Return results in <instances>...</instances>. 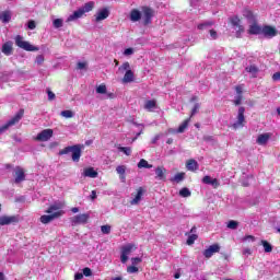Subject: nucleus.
<instances>
[{
	"label": "nucleus",
	"mask_w": 280,
	"mask_h": 280,
	"mask_svg": "<svg viewBox=\"0 0 280 280\" xmlns=\"http://www.w3.org/2000/svg\"><path fill=\"white\" fill-rule=\"evenodd\" d=\"M95 9V2L89 1L83 7L79 8L72 14H70L67 19V23H71L72 21H78V19H82L86 12H93Z\"/></svg>",
	"instance_id": "1"
},
{
	"label": "nucleus",
	"mask_w": 280,
	"mask_h": 280,
	"mask_svg": "<svg viewBox=\"0 0 280 280\" xmlns=\"http://www.w3.org/2000/svg\"><path fill=\"white\" fill-rule=\"evenodd\" d=\"M70 152L72 153V161L78 163L80 161V156H82V145L74 144L71 147H66L59 151V155L62 156L65 154H70Z\"/></svg>",
	"instance_id": "2"
},
{
	"label": "nucleus",
	"mask_w": 280,
	"mask_h": 280,
	"mask_svg": "<svg viewBox=\"0 0 280 280\" xmlns=\"http://www.w3.org/2000/svg\"><path fill=\"white\" fill-rule=\"evenodd\" d=\"M25 115V109H20L10 120H8L4 125L0 127V132H5V130H9L12 128V126H16L23 119V116Z\"/></svg>",
	"instance_id": "3"
},
{
	"label": "nucleus",
	"mask_w": 280,
	"mask_h": 280,
	"mask_svg": "<svg viewBox=\"0 0 280 280\" xmlns=\"http://www.w3.org/2000/svg\"><path fill=\"white\" fill-rule=\"evenodd\" d=\"M14 40L16 47L24 49V51H38V47L30 44V42H26L21 35H16Z\"/></svg>",
	"instance_id": "4"
},
{
	"label": "nucleus",
	"mask_w": 280,
	"mask_h": 280,
	"mask_svg": "<svg viewBox=\"0 0 280 280\" xmlns=\"http://www.w3.org/2000/svg\"><path fill=\"white\" fill-rule=\"evenodd\" d=\"M244 113H246V108L244 106H241L238 108L237 120L232 125L233 130L244 128L246 124V117L244 116Z\"/></svg>",
	"instance_id": "5"
},
{
	"label": "nucleus",
	"mask_w": 280,
	"mask_h": 280,
	"mask_svg": "<svg viewBox=\"0 0 280 280\" xmlns=\"http://www.w3.org/2000/svg\"><path fill=\"white\" fill-rule=\"evenodd\" d=\"M132 250H137V245L127 244L121 247V255H120L121 264H126L128 261V255H130V253H132Z\"/></svg>",
	"instance_id": "6"
},
{
	"label": "nucleus",
	"mask_w": 280,
	"mask_h": 280,
	"mask_svg": "<svg viewBox=\"0 0 280 280\" xmlns=\"http://www.w3.org/2000/svg\"><path fill=\"white\" fill-rule=\"evenodd\" d=\"M230 23L231 25H233V27H237L236 38H242V34H244V25H242V20L240 19V16L236 15L231 18Z\"/></svg>",
	"instance_id": "7"
},
{
	"label": "nucleus",
	"mask_w": 280,
	"mask_h": 280,
	"mask_svg": "<svg viewBox=\"0 0 280 280\" xmlns=\"http://www.w3.org/2000/svg\"><path fill=\"white\" fill-rule=\"evenodd\" d=\"M65 215V211H57V212H54L52 214H44L40 217V222L42 224H49V222H54V220L60 218Z\"/></svg>",
	"instance_id": "8"
},
{
	"label": "nucleus",
	"mask_w": 280,
	"mask_h": 280,
	"mask_svg": "<svg viewBox=\"0 0 280 280\" xmlns=\"http://www.w3.org/2000/svg\"><path fill=\"white\" fill-rule=\"evenodd\" d=\"M141 11L143 13V25H150L152 23V18L154 16V10L150 7H142Z\"/></svg>",
	"instance_id": "9"
},
{
	"label": "nucleus",
	"mask_w": 280,
	"mask_h": 280,
	"mask_svg": "<svg viewBox=\"0 0 280 280\" xmlns=\"http://www.w3.org/2000/svg\"><path fill=\"white\" fill-rule=\"evenodd\" d=\"M14 183L15 185H20V183L25 182V170L21 166H16L14 168Z\"/></svg>",
	"instance_id": "10"
},
{
	"label": "nucleus",
	"mask_w": 280,
	"mask_h": 280,
	"mask_svg": "<svg viewBox=\"0 0 280 280\" xmlns=\"http://www.w3.org/2000/svg\"><path fill=\"white\" fill-rule=\"evenodd\" d=\"M261 34L265 36V38H275V36L279 34V31H277V27L275 26L264 25Z\"/></svg>",
	"instance_id": "11"
},
{
	"label": "nucleus",
	"mask_w": 280,
	"mask_h": 280,
	"mask_svg": "<svg viewBox=\"0 0 280 280\" xmlns=\"http://www.w3.org/2000/svg\"><path fill=\"white\" fill-rule=\"evenodd\" d=\"M89 218H91V215L89 213H82V214L72 217L70 219V222L74 225L86 224V222H89Z\"/></svg>",
	"instance_id": "12"
},
{
	"label": "nucleus",
	"mask_w": 280,
	"mask_h": 280,
	"mask_svg": "<svg viewBox=\"0 0 280 280\" xmlns=\"http://www.w3.org/2000/svg\"><path fill=\"white\" fill-rule=\"evenodd\" d=\"M19 223V217L16 215H2L0 217V226H8L10 224Z\"/></svg>",
	"instance_id": "13"
},
{
	"label": "nucleus",
	"mask_w": 280,
	"mask_h": 280,
	"mask_svg": "<svg viewBox=\"0 0 280 280\" xmlns=\"http://www.w3.org/2000/svg\"><path fill=\"white\" fill-rule=\"evenodd\" d=\"M54 137L52 129H44L36 136V141H49Z\"/></svg>",
	"instance_id": "14"
},
{
	"label": "nucleus",
	"mask_w": 280,
	"mask_h": 280,
	"mask_svg": "<svg viewBox=\"0 0 280 280\" xmlns=\"http://www.w3.org/2000/svg\"><path fill=\"white\" fill-rule=\"evenodd\" d=\"M215 253H220V245L219 244H212L209 246V248L203 250V257L206 259H211Z\"/></svg>",
	"instance_id": "15"
},
{
	"label": "nucleus",
	"mask_w": 280,
	"mask_h": 280,
	"mask_svg": "<svg viewBox=\"0 0 280 280\" xmlns=\"http://www.w3.org/2000/svg\"><path fill=\"white\" fill-rule=\"evenodd\" d=\"M110 16V11L107 8L101 9L95 14V23H100V21H106Z\"/></svg>",
	"instance_id": "16"
},
{
	"label": "nucleus",
	"mask_w": 280,
	"mask_h": 280,
	"mask_svg": "<svg viewBox=\"0 0 280 280\" xmlns=\"http://www.w3.org/2000/svg\"><path fill=\"white\" fill-rule=\"evenodd\" d=\"M261 32H262V26L257 24V22H254L253 24H250L247 30V34H249L250 36H259Z\"/></svg>",
	"instance_id": "17"
},
{
	"label": "nucleus",
	"mask_w": 280,
	"mask_h": 280,
	"mask_svg": "<svg viewBox=\"0 0 280 280\" xmlns=\"http://www.w3.org/2000/svg\"><path fill=\"white\" fill-rule=\"evenodd\" d=\"M61 209H65V202L58 201L48 207V209L45 211V213H56L58 211H62Z\"/></svg>",
	"instance_id": "18"
},
{
	"label": "nucleus",
	"mask_w": 280,
	"mask_h": 280,
	"mask_svg": "<svg viewBox=\"0 0 280 280\" xmlns=\"http://www.w3.org/2000/svg\"><path fill=\"white\" fill-rule=\"evenodd\" d=\"M13 45L12 40L5 42L1 48L2 54H4V56H12V54H14Z\"/></svg>",
	"instance_id": "19"
},
{
	"label": "nucleus",
	"mask_w": 280,
	"mask_h": 280,
	"mask_svg": "<svg viewBox=\"0 0 280 280\" xmlns=\"http://www.w3.org/2000/svg\"><path fill=\"white\" fill-rule=\"evenodd\" d=\"M143 194H145V189H143V187H139L137 189V194H132L135 198L130 201V205H139V202H141V198H143Z\"/></svg>",
	"instance_id": "20"
},
{
	"label": "nucleus",
	"mask_w": 280,
	"mask_h": 280,
	"mask_svg": "<svg viewBox=\"0 0 280 280\" xmlns=\"http://www.w3.org/2000/svg\"><path fill=\"white\" fill-rule=\"evenodd\" d=\"M155 174H156V178H159V180H167V170H165V167L163 166H158L155 168Z\"/></svg>",
	"instance_id": "21"
},
{
	"label": "nucleus",
	"mask_w": 280,
	"mask_h": 280,
	"mask_svg": "<svg viewBox=\"0 0 280 280\" xmlns=\"http://www.w3.org/2000/svg\"><path fill=\"white\" fill-rule=\"evenodd\" d=\"M186 167L188 172H198L200 166L198 165V162L196 160L190 159L187 161Z\"/></svg>",
	"instance_id": "22"
},
{
	"label": "nucleus",
	"mask_w": 280,
	"mask_h": 280,
	"mask_svg": "<svg viewBox=\"0 0 280 280\" xmlns=\"http://www.w3.org/2000/svg\"><path fill=\"white\" fill-rule=\"evenodd\" d=\"M129 19L132 21V23L141 21V11H139V9L131 10Z\"/></svg>",
	"instance_id": "23"
},
{
	"label": "nucleus",
	"mask_w": 280,
	"mask_h": 280,
	"mask_svg": "<svg viewBox=\"0 0 280 280\" xmlns=\"http://www.w3.org/2000/svg\"><path fill=\"white\" fill-rule=\"evenodd\" d=\"M269 140L270 133H262L258 136L256 143H258V145H266V143H268Z\"/></svg>",
	"instance_id": "24"
},
{
	"label": "nucleus",
	"mask_w": 280,
	"mask_h": 280,
	"mask_svg": "<svg viewBox=\"0 0 280 280\" xmlns=\"http://www.w3.org/2000/svg\"><path fill=\"white\" fill-rule=\"evenodd\" d=\"M83 176L88 178H97V171H95L93 167L84 168Z\"/></svg>",
	"instance_id": "25"
},
{
	"label": "nucleus",
	"mask_w": 280,
	"mask_h": 280,
	"mask_svg": "<svg viewBox=\"0 0 280 280\" xmlns=\"http://www.w3.org/2000/svg\"><path fill=\"white\" fill-rule=\"evenodd\" d=\"M133 81H135V72H132V70L126 71V73L122 78V82L125 84H128V83L133 82Z\"/></svg>",
	"instance_id": "26"
},
{
	"label": "nucleus",
	"mask_w": 280,
	"mask_h": 280,
	"mask_svg": "<svg viewBox=\"0 0 280 280\" xmlns=\"http://www.w3.org/2000/svg\"><path fill=\"white\" fill-rule=\"evenodd\" d=\"M0 21H2V23H10V21H12V12H10V11L1 12Z\"/></svg>",
	"instance_id": "27"
},
{
	"label": "nucleus",
	"mask_w": 280,
	"mask_h": 280,
	"mask_svg": "<svg viewBox=\"0 0 280 280\" xmlns=\"http://www.w3.org/2000/svg\"><path fill=\"white\" fill-rule=\"evenodd\" d=\"M191 121V118L185 119L178 127L177 132L183 133L185 130H187V127L189 126V122Z\"/></svg>",
	"instance_id": "28"
},
{
	"label": "nucleus",
	"mask_w": 280,
	"mask_h": 280,
	"mask_svg": "<svg viewBox=\"0 0 280 280\" xmlns=\"http://www.w3.org/2000/svg\"><path fill=\"white\" fill-rule=\"evenodd\" d=\"M117 174H119L120 180H126V166L119 165L116 167Z\"/></svg>",
	"instance_id": "29"
},
{
	"label": "nucleus",
	"mask_w": 280,
	"mask_h": 280,
	"mask_svg": "<svg viewBox=\"0 0 280 280\" xmlns=\"http://www.w3.org/2000/svg\"><path fill=\"white\" fill-rule=\"evenodd\" d=\"M145 110L152 112L153 108H156V101L155 100H149L144 103Z\"/></svg>",
	"instance_id": "30"
},
{
	"label": "nucleus",
	"mask_w": 280,
	"mask_h": 280,
	"mask_svg": "<svg viewBox=\"0 0 280 280\" xmlns=\"http://www.w3.org/2000/svg\"><path fill=\"white\" fill-rule=\"evenodd\" d=\"M243 16L244 19H247V21H255V14H253V11H250V9H244Z\"/></svg>",
	"instance_id": "31"
},
{
	"label": "nucleus",
	"mask_w": 280,
	"mask_h": 280,
	"mask_svg": "<svg viewBox=\"0 0 280 280\" xmlns=\"http://www.w3.org/2000/svg\"><path fill=\"white\" fill-rule=\"evenodd\" d=\"M138 167L139 170H142V167H144V170H152V164H149L148 160L141 159L140 162L138 163Z\"/></svg>",
	"instance_id": "32"
},
{
	"label": "nucleus",
	"mask_w": 280,
	"mask_h": 280,
	"mask_svg": "<svg viewBox=\"0 0 280 280\" xmlns=\"http://www.w3.org/2000/svg\"><path fill=\"white\" fill-rule=\"evenodd\" d=\"M260 245L262 246L265 253H270L272 250V244H270L268 241L266 240H261L260 241Z\"/></svg>",
	"instance_id": "33"
},
{
	"label": "nucleus",
	"mask_w": 280,
	"mask_h": 280,
	"mask_svg": "<svg viewBox=\"0 0 280 280\" xmlns=\"http://www.w3.org/2000/svg\"><path fill=\"white\" fill-rule=\"evenodd\" d=\"M185 235H188V238L186 241V244L188 246H192V244H195L196 240H198V234H190L189 233H186Z\"/></svg>",
	"instance_id": "34"
},
{
	"label": "nucleus",
	"mask_w": 280,
	"mask_h": 280,
	"mask_svg": "<svg viewBox=\"0 0 280 280\" xmlns=\"http://www.w3.org/2000/svg\"><path fill=\"white\" fill-rule=\"evenodd\" d=\"M179 196L180 198H189V196H191V190H189L187 187H184L179 190Z\"/></svg>",
	"instance_id": "35"
},
{
	"label": "nucleus",
	"mask_w": 280,
	"mask_h": 280,
	"mask_svg": "<svg viewBox=\"0 0 280 280\" xmlns=\"http://www.w3.org/2000/svg\"><path fill=\"white\" fill-rule=\"evenodd\" d=\"M171 180L173 183H182V180H185V173H177Z\"/></svg>",
	"instance_id": "36"
},
{
	"label": "nucleus",
	"mask_w": 280,
	"mask_h": 280,
	"mask_svg": "<svg viewBox=\"0 0 280 280\" xmlns=\"http://www.w3.org/2000/svg\"><path fill=\"white\" fill-rule=\"evenodd\" d=\"M118 151L126 154V156H130V154H132V148L130 147H118Z\"/></svg>",
	"instance_id": "37"
},
{
	"label": "nucleus",
	"mask_w": 280,
	"mask_h": 280,
	"mask_svg": "<svg viewBox=\"0 0 280 280\" xmlns=\"http://www.w3.org/2000/svg\"><path fill=\"white\" fill-rule=\"evenodd\" d=\"M118 71L120 73H124L125 71H131L130 69V62L126 61L124 62L119 68H118Z\"/></svg>",
	"instance_id": "38"
},
{
	"label": "nucleus",
	"mask_w": 280,
	"mask_h": 280,
	"mask_svg": "<svg viewBox=\"0 0 280 280\" xmlns=\"http://www.w3.org/2000/svg\"><path fill=\"white\" fill-rule=\"evenodd\" d=\"M106 84L102 83L98 86H96V93H98V95H106Z\"/></svg>",
	"instance_id": "39"
},
{
	"label": "nucleus",
	"mask_w": 280,
	"mask_h": 280,
	"mask_svg": "<svg viewBox=\"0 0 280 280\" xmlns=\"http://www.w3.org/2000/svg\"><path fill=\"white\" fill-rule=\"evenodd\" d=\"M61 117H65L66 119H71L73 117V112L66 109L60 113Z\"/></svg>",
	"instance_id": "40"
},
{
	"label": "nucleus",
	"mask_w": 280,
	"mask_h": 280,
	"mask_svg": "<svg viewBox=\"0 0 280 280\" xmlns=\"http://www.w3.org/2000/svg\"><path fill=\"white\" fill-rule=\"evenodd\" d=\"M110 225L106 224V225H102L101 226V233H103V235H109L110 233Z\"/></svg>",
	"instance_id": "41"
},
{
	"label": "nucleus",
	"mask_w": 280,
	"mask_h": 280,
	"mask_svg": "<svg viewBox=\"0 0 280 280\" xmlns=\"http://www.w3.org/2000/svg\"><path fill=\"white\" fill-rule=\"evenodd\" d=\"M237 226H240V222H237V221L231 220L228 223V229H232V231H235V229H237Z\"/></svg>",
	"instance_id": "42"
},
{
	"label": "nucleus",
	"mask_w": 280,
	"mask_h": 280,
	"mask_svg": "<svg viewBox=\"0 0 280 280\" xmlns=\"http://www.w3.org/2000/svg\"><path fill=\"white\" fill-rule=\"evenodd\" d=\"M127 272H129V275H135V272H139V267L136 265L129 266L127 267Z\"/></svg>",
	"instance_id": "43"
},
{
	"label": "nucleus",
	"mask_w": 280,
	"mask_h": 280,
	"mask_svg": "<svg viewBox=\"0 0 280 280\" xmlns=\"http://www.w3.org/2000/svg\"><path fill=\"white\" fill-rule=\"evenodd\" d=\"M52 25L56 30H59V27H62V19L54 20Z\"/></svg>",
	"instance_id": "44"
},
{
	"label": "nucleus",
	"mask_w": 280,
	"mask_h": 280,
	"mask_svg": "<svg viewBox=\"0 0 280 280\" xmlns=\"http://www.w3.org/2000/svg\"><path fill=\"white\" fill-rule=\"evenodd\" d=\"M213 26V22H207V23H203V24H198L197 28L198 30H206V27H211Z\"/></svg>",
	"instance_id": "45"
},
{
	"label": "nucleus",
	"mask_w": 280,
	"mask_h": 280,
	"mask_svg": "<svg viewBox=\"0 0 280 280\" xmlns=\"http://www.w3.org/2000/svg\"><path fill=\"white\" fill-rule=\"evenodd\" d=\"M198 110H200V104H195V106L191 109V114H190V118L194 117V115H196V113H198Z\"/></svg>",
	"instance_id": "46"
},
{
	"label": "nucleus",
	"mask_w": 280,
	"mask_h": 280,
	"mask_svg": "<svg viewBox=\"0 0 280 280\" xmlns=\"http://www.w3.org/2000/svg\"><path fill=\"white\" fill-rule=\"evenodd\" d=\"M211 180H212L211 176L206 175V176H203V178L201 179V183H203L205 185H211Z\"/></svg>",
	"instance_id": "47"
},
{
	"label": "nucleus",
	"mask_w": 280,
	"mask_h": 280,
	"mask_svg": "<svg viewBox=\"0 0 280 280\" xmlns=\"http://www.w3.org/2000/svg\"><path fill=\"white\" fill-rule=\"evenodd\" d=\"M210 185L213 186V189H218V187H220V182L218 180V178H213L210 180Z\"/></svg>",
	"instance_id": "48"
},
{
	"label": "nucleus",
	"mask_w": 280,
	"mask_h": 280,
	"mask_svg": "<svg viewBox=\"0 0 280 280\" xmlns=\"http://www.w3.org/2000/svg\"><path fill=\"white\" fill-rule=\"evenodd\" d=\"M92 275H93V271L91 270V268L85 267V268L83 269V276H84V277H91Z\"/></svg>",
	"instance_id": "49"
},
{
	"label": "nucleus",
	"mask_w": 280,
	"mask_h": 280,
	"mask_svg": "<svg viewBox=\"0 0 280 280\" xmlns=\"http://www.w3.org/2000/svg\"><path fill=\"white\" fill-rule=\"evenodd\" d=\"M47 95H48L49 102H54V100H56V94L51 92V90H47Z\"/></svg>",
	"instance_id": "50"
},
{
	"label": "nucleus",
	"mask_w": 280,
	"mask_h": 280,
	"mask_svg": "<svg viewBox=\"0 0 280 280\" xmlns=\"http://www.w3.org/2000/svg\"><path fill=\"white\" fill-rule=\"evenodd\" d=\"M27 27L28 30H36V22L34 20L28 21Z\"/></svg>",
	"instance_id": "51"
},
{
	"label": "nucleus",
	"mask_w": 280,
	"mask_h": 280,
	"mask_svg": "<svg viewBox=\"0 0 280 280\" xmlns=\"http://www.w3.org/2000/svg\"><path fill=\"white\" fill-rule=\"evenodd\" d=\"M141 261H142L141 258H139V257L131 258L132 266H137V265L141 264Z\"/></svg>",
	"instance_id": "52"
},
{
	"label": "nucleus",
	"mask_w": 280,
	"mask_h": 280,
	"mask_svg": "<svg viewBox=\"0 0 280 280\" xmlns=\"http://www.w3.org/2000/svg\"><path fill=\"white\" fill-rule=\"evenodd\" d=\"M209 33H210L212 40L218 39V32H215V30H210Z\"/></svg>",
	"instance_id": "53"
},
{
	"label": "nucleus",
	"mask_w": 280,
	"mask_h": 280,
	"mask_svg": "<svg viewBox=\"0 0 280 280\" xmlns=\"http://www.w3.org/2000/svg\"><path fill=\"white\" fill-rule=\"evenodd\" d=\"M249 73H257L259 69H257L255 66H249V68H246Z\"/></svg>",
	"instance_id": "54"
},
{
	"label": "nucleus",
	"mask_w": 280,
	"mask_h": 280,
	"mask_svg": "<svg viewBox=\"0 0 280 280\" xmlns=\"http://www.w3.org/2000/svg\"><path fill=\"white\" fill-rule=\"evenodd\" d=\"M242 98H243L242 95H237V96H236V100L234 101V105H235V106H240V104H242Z\"/></svg>",
	"instance_id": "55"
},
{
	"label": "nucleus",
	"mask_w": 280,
	"mask_h": 280,
	"mask_svg": "<svg viewBox=\"0 0 280 280\" xmlns=\"http://www.w3.org/2000/svg\"><path fill=\"white\" fill-rule=\"evenodd\" d=\"M125 56H132V54H135V49L132 48H127L124 51Z\"/></svg>",
	"instance_id": "56"
},
{
	"label": "nucleus",
	"mask_w": 280,
	"mask_h": 280,
	"mask_svg": "<svg viewBox=\"0 0 280 280\" xmlns=\"http://www.w3.org/2000/svg\"><path fill=\"white\" fill-rule=\"evenodd\" d=\"M272 80H273V82H279V80H280V72L273 73L272 74Z\"/></svg>",
	"instance_id": "57"
},
{
	"label": "nucleus",
	"mask_w": 280,
	"mask_h": 280,
	"mask_svg": "<svg viewBox=\"0 0 280 280\" xmlns=\"http://www.w3.org/2000/svg\"><path fill=\"white\" fill-rule=\"evenodd\" d=\"M82 279H84V273L78 272L74 275V280H82Z\"/></svg>",
	"instance_id": "58"
},
{
	"label": "nucleus",
	"mask_w": 280,
	"mask_h": 280,
	"mask_svg": "<svg viewBox=\"0 0 280 280\" xmlns=\"http://www.w3.org/2000/svg\"><path fill=\"white\" fill-rule=\"evenodd\" d=\"M77 69H86V63L85 62H78Z\"/></svg>",
	"instance_id": "59"
},
{
	"label": "nucleus",
	"mask_w": 280,
	"mask_h": 280,
	"mask_svg": "<svg viewBox=\"0 0 280 280\" xmlns=\"http://www.w3.org/2000/svg\"><path fill=\"white\" fill-rule=\"evenodd\" d=\"M235 91H236V93H237V95H242V85H236L235 86Z\"/></svg>",
	"instance_id": "60"
},
{
	"label": "nucleus",
	"mask_w": 280,
	"mask_h": 280,
	"mask_svg": "<svg viewBox=\"0 0 280 280\" xmlns=\"http://www.w3.org/2000/svg\"><path fill=\"white\" fill-rule=\"evenodd\" d=\"M245 242L247 241V240H252V242H255V236H253V235H246V236H244V238H243Z\"/></svg>",
	"instance_id": "61"
},
{
	"label": "nucleus",
	"mask_w": 280,
	"mask_h": 280,
	"mask_svg": "<svg viewBox=\"0 0 280 280\" xmlns=\"http://www.w3.org/2000/svg\"><path fill=\"white\" fill-rule=\"evenodd\" d=\"M90 198L91 200H95V198H97V192L95 190H92Z\"/></svg>",
	"instance_id": "62"
},
{
	"label": "nucleus",
	"mask_w": 280,
	"mask_h": 280,
	"mask_svg": "<svg viewBox=\"0 0 280 280\" xmlns=\"http://www.w3.org/2000/svg\"><path fill=\"white\" fill-rule=\"evenodd\" d=\"M45 58L43 57V55L37 56V62L38 65H40L42 62H44Z\"/></svg>",
	"instance_id": "63"
},
{
	"label": "nucleus",
	"mask_w": 280,
	"mask_h": 280,
	"mask_svg": "<svg viewBox=\"0 0 280 280\" xmlns=\"http://www.w3.org/2000/svg\"><path fill=\"white\" fill-rule=\"evenodd\" d=\"M203 141H213V137L212 136H205Z\"/></svg>",
	"instance_id": "64"
}]
</instances>
